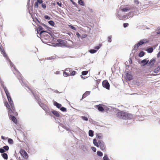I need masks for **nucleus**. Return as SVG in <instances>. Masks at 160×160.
I'll return each instance as SVG.
<instances>
[{
  "instance_id": "nucleus-1",
  "label": "nucleus",
  "mask_w": 160,
  "mask_h": 160,
  "mask_svg": "<svg viewBox=\"0 0 160 160\" xmlns=\"http://www.w3.org/2000/svg\"><path fill=\"white\" fill-rule=\"evenodd\" d=\"M43 43L47 45L54 47L59 46L62 47L66 46L68 47H71L72 46V41H51L50 42H46L42 41Z\"/></svg>"
},
{
  "instance_id": "nucleus-2",
  "label": "nucleus",
  "mask_w": 160,
  "mask_h": 160,
  "mask_svg": "<svg viewBox=\"0 0 160 160\" xmlns=\"http://www.w3.org/2000/svg\"><path fill=\"white\" fill-rule=\"evenodd\" d=\"M116 114V117L120 119H126L132 118V115L131 114L129 113L126 112L120 111Z\"/></svg>"
},
{
  "instance_id": "nucleus-3",
  "label": "nucleus",
  "mask_w": 160,
  "mask_h": 160,
  "mask_svg": "<svg viewBox=\"0 0 160 160\" xmlns=\"http://www.w3.org/2000/svg\"><path fill=\"white\" fill-rule=\"evenodd\" d=\"M3 88L5 91L6 95L7 96L9 104L12 109V111H15V108L14 105L13 101L10 96L9 92L8 89L6 87L3 86Z\"/></svg>"
},
{
  "instance_id": "nucleus-4",
  "label": "nucleus",
  "mask_w": 160,
  "mask_h": 160,
  "mask_svg": "<svg viewBox=\"0 0 160 160\" xmlns=\"http://www.w3.org/2000/svg\"><path fill=\"white\" fill-rule=\"evenodd\" d=\"M12 113V114L8 113V115L10 118V119L14 123H15V124H17V119H16L15 117L12 115L17 116L18 115V113L16 112V111H15L14 112H13Z\"/></svg>"
},
{
  "instance_id": "nucleus-5",
  "label": "nucleus",
  "mask_w": 160,
  "mask_h": 160,
  "mask_svg": "<svg viewBox=\"0 0 160 160\" xmlns=\"http://www.w3.org/2000/svg\"><path fill=\"white\" fill-rule=\"evenodd\" d=\"M4 104L5 106L6 107L7 109L8 110V113L12 114L15 111H12V109L11 108L10 105V106L7 101L4 102Z\"/></svg>"
},
{
  "instance_id": "nucleus-6",
  "label": "nucleus",
  "mask_w": 160,
  "mask_h": 160,
  "mask_svg": "<svg viewBox=\"0 0 160 160\" xmlns=\"http://www.w3.org/2000/svg\"><path fill=\"white\" fill-rule=\"evenodd\" d=\"M19 152L20 153L21 155L24 158L26 159L28 158V156L25 150L21 149L19 151Z\"/></svg>"
},
{
  "instance_id": "nucleus-7",
  "label": "nucleus",
  "mask_w": 160,
  "mask_h": 160,
  "mask_svg": "<svg viewBox=\"0 0 160 160\" xmlns=\"http://www.w3.org/2000/svg\"><path fill=\"white\" fill-rule=\"evenodd\" d=\"M76 73V72L74 71H72H72L71 73H69L68 72H63V75L64 77H68L69 76H74L75 75Z\"/></svg>"
},
{
  "instance_id": "nucleus-8",
  "label": "nucleus",
  "mask_w": 160,
  "mask_h": 160,
  "mask_svg": "<svg viewBox=\"0 0 160 160\" xmlns=\"http://www.w3.org/2000/svg\"><path fill=\"white\" fill-rule=\"evenodd\" d=\"M99 147L101 150H104L106 148V146L103 142L101 140L98 141Z\"/></svg>"
},
{
  "instance_id": "nucleus-9",
  "label": "nucleus",
  "mask_w": 160,
  "mask_h": 160,
  "mask_svg": "<svg viewBox=\"0 0 160 160\" xmlns=\"http://www.w3.org/2000/svg\"><path fill=\"white\" fill-rule=\"evenodd\" d=\"M103 87L107 89H109L110 88V84L108 81L106 80L103 81L102 82Z\"/></svg>"
},
{
  "instance_id": "nucleus-10",
  "label": "nucleus",
  "mask_w": 160,
  "mask_h": 160,
  "mask_svg": "<svg viewBox=\"0 0 160 160\" xmlns=\"http://www.w3.org/2000/svg\"><path fill=\"white\" fill-rule=\"evenodd\" d=\"M155 62L156 60L155 59H152L148 63V65L150 66V67H152L154 65Z\"/></svg>"
},
{
  "instance_id": "nucleus-11",
  "label": "nucleus",
  "mask_w": 160,
  "mask_h": 160,
  "mask_svg": "<svg viewBox=\"0 0 160 160\" xmlns=\"http://www.w3.org/2000/svg\"><path fill=\"white\" fill-rule=\"evenodd\" d=\"M0 49L1 52L2 54H3V56L6 57L7 56V55L5 53L4 49L3 48V47L2 46H0Z\"/></svg>"
},
{
  "instance_id": "nucleus-12",
  "label": "nucleus",
  "mask_w": 160,
  "mask_h": 160,
  "mask_svg": "<svg viewBox=\"0 0 160 160\" xmlns=\"http://www.w3.org/2000/svg\"><path fill=\"white\" fill-rule=\"evenodd\" d=\"M90 93V92L89 91H86V92L84 93L82 96V99L85 98L87 96L89 95Z\"/></svg>"
},
{
  "instance_id": "nucleus-13",
  "label": "nucleus",
  "mask_w": 160,
  "mask_h": 160,
  "mask_svg": "<svg viewBox=\"0 0 160 160\" xmlns=\"http://www.w3.org/2000/svg\"><path fill=\"white\" fill-rule=\"evenodd\" d=\"M96 107L98 108V109L99 111L102 112L104 111L103 108L101 104H99L98 105H97Z\"/></svg>"
},
{
  "instance_id": "nucleus-14",
  "label": "nucleus",
  "mask_w": 160,
  "mask_h": 160,
  "mask_svg": "<svg viewBox=\"0 0 160 160\" xmlns=\"http://www.w3.org/2000/svg\"><path fill=\"white\" fill-rule=\"evenodd\" d=\"M47 32L46 31L42 30L40 32V35L41 37H42L43 36L46 35V33Z\"/></svg>"
},
{
  "instance_id": "nucleus-15",
  "label": "nucleus",
  "mask_w": 160,
  "mask_h": 160,
  "mask_svg": "<svg viewBox=\"0 0 160 160\" xmlns=\"http://www.w3.org/2000/svg\"><path fill=\"white\" fill-rule=\"evenodd\" d=\"M52 112L56 117H59L60 116V114L59 112L57 111L53 110L52 111Z\"/></svg>"
},
{
  "instance_id": "nucleus-16",
  "label": "nucleus",
  "mask_w": 160,
  "mask_h": 160,
  "mask_svg": "<svg viewBox=\"0 0 160 160\" xmlns=\"http://www.w3.org/2000/svg\"><path fill=\"white\" fill-rule=\"evenodd\" d=\"M148 60L147 61L146 59H144L141 62L143 64V65H145L148 64Z\"/></svg>"
},
{
  "instance_id": "nucleus-17",
  "label": "nucleus",
  "mask_w": 160,
  "mask_h": 160,
  "mask_svg": "<svg viewBox=\"0 0 160 160\" xmlns=\"http://www.w3.org/2000/svg\"><path fill=\"white\" fill-rule=\"evenodd\" d=\"M54 104L55 106H56V107L58 108H60L62 106L61 104L58 103L56 102H54Z\"/></svg>"
},
{
  "instance_id": "nucleus-18",
  "label": "nucleus",
  "mask_w": 160,
  "mask_h": 160,
  "mask_svg": "<svg viewBox=\"0 0 160 160\" xmlns=\"http://www.w3.org/2000/svg\"><path fill=\"white\" fill-rule=\"evenodd\" d=\"M127 78L129 80L132 79L133 78V76L129 74H127Z\"/></svg>"
},
{
  "instance_id": "nucleus-19",
  "label": "nucleus",
  "mask_w": 160,
  "mask_h": 160,
  "mask_svg": "<svg viewBox=\"0 0 160 160\" xmlns=\"http://www.w3.org/2000/svg\"><path fill=\"white\" fill-rule=\"evenodd\" d=\"M93 143L94 145L96 146V147H99V143L98 142H97V140L95 139H94L93 140Z\"/></svg>"
},
{
  "instance_id": "nucleus-20",
  "label": "nucleus",
  "mask_w": 160,
  "mask_h": 160,
  "mask_svg": "<svg viewBox=\"0 0 160 160\" xmlns=\"http://www.w3.org/2000/svg\"><path fill=\"white\" fill-rule=\"evenodd\" d=\"M128 16L125 15L122 16L121 18L120 19L122 20H125L128 19Z\"/></svg>"
},
{
  "instance_id": "nucleus-21",
  "label": "nucleus",
  "mask_w": 160,
  "mask_h": 160,
  "mask_svg": "<svg viewBox=\"0 0 160 160\" xmlns=\"http://www.w3.org/2000/svg\"><path fill=\"white\" fill-rule=\"evenodd\" d=\"M2 156L4 159L6 160H7L8 159V156L7 153H3L2 154Z\"/></svg>"
},
{
  "instance_id": "nucleus-22",
  "label": "nucleus",
  "mask_w": 160,
  "mask_h": 160,
  "mask_svg": "<svg viewBox=\"0 0 160 160\" xmlns=\"http://www.w3.org/2000/svg\"><path fill=\"white\" fill-rule=\"evenodd\" d=\"M153 50V49L151 47L147 49L146 51L148 53L152 52Z\"/></svg>"
},
{
  "instance_id": "nucleus-23",
  "label": "nucleus",
  "mask_w": 160,
  "mask_h": 160,
  "mask_svg": "<svg viewBox=\"0 0 160 160\" xmlns=\"http://www.w3.org/2000/svg\"><path fill=\"white\" fill-rule=\"evenodd\" d=\"M56 56H52L49 57L47 58V60H53L56 58Z\"/></svg>"
},
{
  "instance_id": "nucleus-24",
  "label": "nucleus",
  "mask_w": 160,
  "mask_h": 160,
  "mask_svg": "<svg viewBox=\"0 0 160 160\" xmlns=\"http://www.w3.org/2000/svg\"><path fill=\"white\" fill-rule=\"evenodd\" d=\"M94 132L92 130H89L88 132L89 135L90 137H92L93 136L94 134H93Z\"/></svg>"
},
{
  "instance_id": "nucleus-25",
  "label": "nucleus",
  "mask_w": 160,
  "mask_h": 160,
  "mask_svg": "<svg viewBox=\"0 0 160 160\" xmlns=\"http://www.w3.org/2000/svg\"><path fill=\"white\" fill-rule=\"evenodd\" d=\"M130 9V8H125L122 9V11L123 12H128L129 11Z\"/></svg>"
},
{
  "instance_id": "nucleus-26",
  "label": "nucleus",
  "mask_w": 160,
  "mask_h": 160,
  "mask_svg": "<svg viewBox=\"0 0 160 160\" xmlns=\"http://www.w3.org/2000/svg\"><path fill=\"white\" fill-rule=\"evenodd\" d=\"M72 69L69 68H66L65 70V71L64 72H68L69 73H71L72 71Z\"/></svg>"
},
{
  "instance_id": "nucleus-27",
  "label": "nucleus",
  "mask_w": 160,
  "mask_h": 160,
  "mask_svg": "<svg viewBox=\"0 0 160 160\" xmlns=\"http://www.w3.org/2000/svg\"><path fill=\"white\" fill-rule=\"evenodd\" d=\"M78 3L81 5L83 6L84 5V3L82 0H78Z\"/></svg>"
},
{
  "instance_id": "nucleus-28",
  "label": "nucleus",
  "mask_w": 160,
  "mask_h": 160,
  "mask_svg": "<svg viewBox=\"0 0 160 160\" xmlns=\"http://www.w3.org/2000/svg\"><path fill=\"white\" fill-rule=\"evenodd\" d=\"M144 42L143 41H140L139 42L137 43L136 46H137V48H138L140 45L143 44Z\"/></svg>"
},
{
  "instance_id": "nucleus-29",
  "label": "nucleus",
  "mask_w": 160,
  "mask_h": 160,
  "mask_svg": "<svg viewBox=\"0 0 160 160\" xmlns=\"http://www.w3.org/2000/svg\"><path fill=\"white\" fill-rule=\"evenodd\" d=\"M144 54L145 52L143 51H141L139 53V57H143L144 56Z\"/></svg>"
},
{
  "instance_id": "nucleus-30",
  "label": "nucleus",
  "mask_w": 160,
  "mask_h": 160,
  "mask_svg": "<svg viewBox=\"0 0 160 160\" xmlns=\"http://www.w3.org/2000/svg\"><path fill=\"white\" fill-rule=\"evenodd\" d=\"M8 142L10 144H12L13 143V140L11 138H9L8 140Z\"/></svg>"
},
{
  "instance_id": "nucleus-31",
  "label": "nucleus",
  "mask_w": 160,
  "mask_h": 160,
  "mask_svg": "<svg viewBox=\"0 0 160 160\" xmlns=\"http://www.w3.org/2000/svg\"><path fill=\"white\" fill-rule=\"evenodd\" d=\"M102 44H99V46L95 47L94 48L97 50L100 48L102 46Z\"/></svg>"
},
{
  "instance_id": "nucleus-32",
  "label": "nucleus",
  "mask_w": 160,
  "mask_h": 160,
  "mask_svg": "<svg viewBox=\"0 0 160 160\" xmlns=\"http://www.w3.org/2000/svg\"><path fill=\"white\" fill-rule=\"evenodd\" d=\"M102 135L101 133L96 134L97 138L99 139H101L102 138Z\"/></svg>"
},
{
  "instance_id": "nucleus-33",
  "label": "nucleus",
  "mask_w": 160,
  "mask_h": 160,
  "mask_svg": "<svg viewBox=\"0 0 160 160\" xmlns=\"http://www.w3.org/2000/svg\"><path fill=\"white\" fill-rule=\"evenodd\" d=\"M97 50L95 49H90L89 50V52L91 53H95Z\"/></svg>"
},
{
  "instance_id": "nucleus-34",
  "label": "nucleus",
  "mask_w": 160,
  "mask_h": 160,
  "mask_svg": "<svg viewBox=\"0 0 160 160\" xmlns=\"http://www.w3.org/2000/svg\"><path fill=\"white\" fill-rule=\"evenodd\" d=\"M97 155L99 156H102L103 155L102 153L99 151H98L97 152Z\"/></svg>"
},
{
  "instance_id": "nucleus-35",
  "label": "nucleus",
  "mask_w": 160,
  "mask_h": 160,
  "mask_svg": "<svg viewBox=\"0 0 160 160\" xmlns=\"http://www.w3.org/2000/svg\"><path fill=\"white\" fill-rule=\"evenodd\" d=\"M48 23L52 26H54L55 24L54 22L52 20L49 21L48 22Z\"/></svg>"
},
{
  "instance_id": "nucleus-36",
  "label": "nucleus",
  "mask_w": 160,
  "mask_h": 160,
  "mask_svg": "<svg viewBox=\"0 0 160 160\" xmlns=\"http://www.w3.org/2000/svg\"><path fill=\"white\" fill-rule=\"evenodd\" d=\"M88 72V71H82V74L83 75H85L87 74Z\"/></svg>"
},
{
  "instance_id": "nucleus-37",
  "label": "nucleus",
  "mask_w": 160,
  "mask_h": 160,
  "mask_svg": "<svg viewBox=\"0 0 160 160\" xmlns=\"http://www.w3.org/2000/svg\"><path fill=\"white\" fill-rule=\"evenodd\" d=\"M103 160H110L107 155H105L103 157Z\"/></svg>"
},
{
  "instance_id": "nucleus-38",
  "label": "nucleus",
  "mask_w": 160,
  "mask_h": 160,
  "mask_svg": "<svg viewBox=\"0 0 160 160\" xmlns=\"http://www.w3.org/2000/svg\"><path fill=\"white\" fill-rule=\"evenodd\" d=\"M4 149H5L6 151H8L9 150V148L8 146H4L3 147Z\"/></svg>"
},
{
  "instance_id": "nucleus-39",
  "label": "nucleus",
  "mask_w": 160,
  "mask_h": 160,
  "mask_svg": "<svg viewBox=\"0 0 160 160\" xmlns=\"http://www.w3.org/2000/svg\"><path fill=\"white\" fill-rule=\"evenodd\" d=\"M42 25L44 26V27H45L47 29H51V28H49V27H48V26H47L46 25H45V24H44V23H42Z\"/></svg>"
},
{
  "instance_id": "nucleus-40",
  "label": "nucleus",
  "mask_w": 160,
  "mask_h": 160,
  "mask_svg": "<svg viewBox=\"0 0 160 160\" xmlns=\"http://www.w3.org/2000/svg\"><path fill=\"white\" fill-rule=\"evenodd\" d=\"M68 27L72 28V29L74 30H76V29L74 27H73V26H72V25H68Z\"/></svg>"
},
{
  "instance_id": "nucleus-41",
  "label": "nucleus",
  "mask_w": 160,
  "mask_h": 160,
  "mask_svg": "<svg viewBox=\"0 0 160 160\" xmlns=\"http://www.w3.org/2000/svg\"><path fill=\"white\" fill-rule=\"evenodd\" d=\"M60 109L63 112L65 111L66 110V109L63 107L61 108Z\"/></svg>"
},
{
  "instance_id": "nucleus-42",
  "label": "nucleus",
  "mask_w": 160,
  "mask_h": 160,
  "mask_svg": "<svg viewBox=\"0 0 160 160\" xmlns=\"http://www.w3.org/2000/svg\"><path fill=\"white\" fill-rule=\"evenodd\" d=\"M82 119L83 120H84L85 121H88V118L85 116H82Z\"/></svg>"
},
{
  "instance_id": "nucleus-43",
  "label": "nucleus",
  "mask_w": 160,
  "mask_h": 160,
  "mask_svg": "<svg viewBox=\"0 0 160 160\" xmlns=\"http://www.w3.org/2000/svg\"><path fill=\"white\" fill-rule=\"evenodd\" d=\"M57 3L60 7H62V3L61 2H58Z\"/></svg>"
},
{
  "instance_id": "nucleus-44",
  "label": "nucleus",
  "mask_w": 160,
  "mask_h": 160,
  "mask_svg": "<svg viewBox=\"0 0 160 160\" xmlns=\"http://www.w3.org/2000/svg\"><path fill=\"white\" fill-rule=\"evenodd\" d=\"M5 152L4 149L2 148H0V152L1 153H3L4 152Z\"/></svg>"
},
{
  "instance_id": "nucleus-45",
  "label": "nucleus",
  "mask_w": 160,
  "mask_h": 160,
  "mask_svg": "<svg viewBox=\"0 0 160 160\" xmlns=\"http://www.w3.org/2000/svg\"><path fill=\"white\" fill-rule=\"evenodd\" d=\"M44 18L46 19H47L48 20H49L50 19V18L49 16L48 15H45L44 16Z\"/></svg>"
},
{
  "instance_id": "nucleus-46",
  "label": "nucleus",
  "mask_w": 160,
  "mask_h": 160,
  "mask_svg": "<svg viewBox=\"0 0 160 160\" xmlns=\"http://www.w3.org/2000/svg\"><path fill=\"white\" fill-rule=\"evenodd\" d=\"M128 25H129L128 23H124L123 24V27L124 28H126V27H127L128 26Z\"/></svg>"
},
{
  "instance_id": "nucleus-47",
  "label": "nucleus",
  "mask_w": 160,
  "mask_h": 160,
  "mask_svg": "<svg viewBox=\"0 0 160 160\" xmlns=\"http://www.w3.org/2000/svg\"><path fill=\"white\" fill-rule=\"evenodd\" d=\"M42 27L40 26H38V30L39 31H41L43 29Z\"/></svg>"
},
{
  "instance_id": "nucleus-48",
  "label": "nucleus",
  "mask_w": 160,
  "mask_h": 160,
  "mask_svg": "<svg viewBox=\"0 0 160 160\" xmlns=\"http://www.w3.org/2000/svg\"><path fill=\"white\" fill-rule=\"evenodd\" d=\"M76 35L77 37H78L79 38H81V36L80 34L78 32H77L76 33Z\"/></svg>"
},
{
  "instance_id": "nucleus-49",
  "label": "nucleus",
  "mask_w": 160,
  "mask_h": 160,
  "mask_svg": "<svg viewBox=\"0 0 160 160\" xmlns=\"http://www.w3.org/2000/svg\"><path fill=\"white\" fill-rule=\"evenodd\" d=\"M92 150L94 151V152H96V148L94 147H92Z\"/></svg>"
},
{
  "instance_id": "nucleus-50",
  "label": "nucleus",
  "mask_w": 160,
  "mask_h": 160,
  "mask_svg": "<svg viewBox=\"0 0 160 160\" xmlns=\"http://www.w3.org/2000/svg\"><path fill=\"white\" fill-rule=\"evenodd\" d=\"M134 3L136 4H139V2L138 0H135L134 1Z\"/></svg>"
},
{
  "instance_id": "nucleus-51",
  "label": "nucleus",
  "mask_w": 160,
  "mask_h": 160,
  "mask_svg": "<svg viewBox=\"0 0 160 160\" xmlns=\"http://www.w3.org/2000/svg\"><path fill=\"white\" fill-rule=\"evenodd\" d=\"M87 35L85 34H83L81 37V38L82 39L86 37Z\"/></svg>"
},
{
  "instance_id": "nucleus-52",
  "label": "nucleus",
  "mask_w": 160,
  "mask_h": 160,
  "mask_svg": "<svg viewBox=\"0 0 160 160\" xmlns=\"http://www.w3.org/2000/svg\"><path fill=\"white\" fill-rule=\"evenodd\" d=\"M37 2L39 3H42L43 2V1L42 0H37Z\"/></svg>"
},
{
  "instance_id": "nucleus-53",
  "label": "nucleus",
  "mask_w": 160,
  "mask_h": 160,
  "mask_svg": "<svg viewBox=\"0 0 160 160\" xmlns=\"http://www.w3.org/2000/svg\"><path fill=\"white\" fill-rule=\"evenodd\" d=\"M34 6L35 7H38V3L37 2H35L34 4Z\"/></svg>"
},
{
  "instance_id": "nucleus-54",
  "label": "nucleus",
  "mask_w": 160,
  "mask_h": 160,
  "mask_svg": "<svg viewBox=\"0 0 160 160\" xmlns=\"http://www.w3.org/2000/svg\"><path fill=\"white\" fill-rule=\"evenodd\" d=\"M42 6L43 8H45L46 7V6L44 4H42Z\"/></svg>"
},
{
  "instance_id": "nucleus-55",
  "label": "nucleus",
  "mask_w": 160,
  "mask_h": 160,
  "mask_svg": "<svg viewBox=\"0 0 160 160\" xmlns=\"http://www.w3.org/2000/svg\"><path fill=\"white\" fill-rule=\"evenodd\" d=\"M112 39V36H109L108 37V40H111Z\"/></svg>"
},
{
  "instance_id": "nucleus-56",
  "label": "nucleus",
  "mask_w": 160,
  "mask_h": 160,
  "mask_svg": "<svg viewBox=\"0 0 160 160\" xmlns=\"http://www.w3.org/2000/svg\"><path fill=\"white\" fill-rule=\"evenodd\" d=\"M1 138L2 139H5V137L3 136H1Z\"/></svg>"
},
{
  "instance_id": "nucleus-57",
  "label": "nucleus",
  "mask_w": 160,
  "mask_h": 160,
  "mask_svg": "<svg viewBox=\"0 0 160 160\" xmlns=\"http://www.w3.org/2000/svg\"><path fill=\"white\" fill-rule=\"evenodd\" d=\"M156 33L157 34H159L160 35V31H158L156 32Z\"/></svg>"
},
{
  "instance_id": "nucleus-58",
  "label": "nucleus",
  "mask_w": 160,
  "mask_h": 160,
  "mask_svg": "<svg viewBox=\"0 0 160 160\" xmlns=\"http://www.w3.org/2000/svg\"><path fill=\"white\" fill-rule=\"evenodd\" d=\"M59 72H58V71H57V72H56V74H59Z\"/></svg>"
},
{
  "instance_id": "nucleus-59",
  "label": "nucleus",
  "mask_w": 160,
  "mask_h": 160,
  "mask_svg": "<svg viewBox=\"0 0 160 160\" xmlns=\"http://www.w3.org/2000/svg\"><path fill=\"white\" fill-rule=\"evenodd\" d=\"M32 92V94L33 95H35L34 94L33 92H32V91H31Z\"/></svg>"
},
{
  "instance_id": "nucleus-60",
  "label": "nucleus",
  "mask_w": 160,
  "mask_h": 160,
  "mask_svg": "<svg viewBox=\"0 0 160 160\" xmlns=\"http://www.w3.org/2000/svg\"><path fill=\"white\" fill-rule=\"evenodd\" d=\"M155 70H155L154 71V72H156V71H155Z\"/></svg>"
},
{
  "instance_id": "nucleus-61",
  "label": "nucleus",
  "mask_w": 160,
  "mask_h": 160,
  "mask_svg": "<svg viewBox=\"0 0 160 160\" xmlns=\"http://www.w3.org/2000/svg\"><path fill=\"white\" fill-rule=\"evenodd\" d=\"M45 39H47V38H44Z\"/></svg>"
},
{
  "instance_id": "nucleus-62",
  "label": "nucleus",
  "mask_w": 160,
  "mask_h": 160,
  "mask_svg": "<svg viewBox=\"0 0 160 160\" xmlns=\"http://www.w3.org/2000/svg\"><path fill=\"white\" fill-rule=\"evenodd\" d=\"M10 160H13L12 159H11Z\"/></svg>"
},
{
  "instance_id": "nucleus-63",
  "label": "nucleus",
  "mask_w": 160,
  "mask_h": 160,
  "mask_svg": "<svg viewBox=\"0 0 160 160\" xmlns=\"http://www.w3.org/2000/svg\"><path fill=\"white\" fill-rule=\"evenodd\" d=\"M58 40H60V39H58Z\"/></svg>"
}]
</instances>
